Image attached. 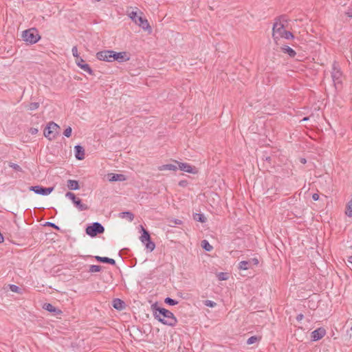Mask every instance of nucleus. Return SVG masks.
Masks as SVG:
<instances>
[{
  "label": "nucleus",
  "instance_id": "37",
  "mask_svg": "<svg viewBox=\"0 0 352 352\" xmlns=\"http://www.w3.org/2000/svg\"><path fill=\"white\" fill-rule=\"evenodd\" d=\"M72 128L70 126H69L65 129L63 134L67 138H69L72 135Z\"/></svg>",
  "mask_w": 352,
  "mask_h": 352
},
{
  "label": "nucleus",
  "instance_id": "18",
  "mask_svg": "<svg viewBox=\"0 0 352 352\" xmlns=\"http://www.w3.org/2000/svg\"><path fill=\"white\" fill-rule=\"evenodd\" d=\"M112 305L116 309L122 310L124 308L125 303L120 298H115L112 302Z\"/></svg>",
  "mask_w": 352,
  "mask_h": 352
},
{
  "label": "nucleus",
  "instance_id": "33",
  "mask_svg": "<svg viewBox=\"0 0 352 352\" xmlns=\"http://www.w3.org/2000/svg\"><path fill=\"white\" fill-rule=\"evenodd\" d=\"M72 54L76 58V60H79L81 58L78 53V49L76 46H74L72 49Z\"/></svg>",
  "mask_w": 352,
  "mask_h": 352
},
{
  "label": "nucleus",
  "instance_id": "6",
  "mask_svg": "<svg viewBox=\"0 0 352 352\" xmlns=\"http://www.w3.org/2000/svg\"><path fill=\"white\" fill-rule=\"evenodd\" d=\"M104 232V227L98 222L94 223L88 226L86 228V234L89 236L94 237L98 234H102Z\"/></svg>",
  "mask_w": 352,
  "mask_h": 352
},
{
  "label": "nucleus",
  "instance_id": "28",
  "mask_svg": "<svg viewBox=\"0 0 352 352\" xmlns=\"http://www.w3.org/2000/svg\"><path fill=\"white\" fill-rule=\"evenodd\" d=\"M144 244L150 252H152L155 248V244L151 240L146 241Z\"/></svg>",
  "mask_w": 352,
  "mask_h": 352
},
{
  "label": "nucleus",
  "instance_id": "31",
  "mask_svg": "<svg viewBox=\"0 0 352 352\" xmlns=\"http://www.w3.org/2000/svg\"><path fill=\"white\" fill-rule=\"evenodd\" d=\"M164 302H165V303H166L169 305H172V306L176 305L178 304V302L177 300H173L169 297L166 298L164 300Z\"/></svg>",
  "mask_w": 352,
  "mask_h": 352
},
{
  "label": "nucleus",
  "instance_id": "2",
  "mask_svg": "<svg viewBox=\"0 0 352 352\" xmlns=\"http://www.w3.org/2000/svg\"><path fill=\"white\" fill-rule=\"evenodd\" d=\"M272 30V36L276 43H277L278 40L280 38H285L286 39L294 38L292 33L285 30L284 24L279 20L275 21Z\"/></svg>",
  "mask_w": 352,
  "mask_h": 352
},
{
  "label": "nucleus",
  "instance_id": "50",
  "mask_svg": "<svg viewBox=\"0 0 352 352\" xmlns=\"http://www.w3.org/2000/svg\"><path fill=\"white\" fill-rule=\"evenodd\" d=\"M351 331H352V325H351Z\"/></svg>",
  "mask_w": 352,
  "mask_h": 352
},
{
  "label": "nucleus",
  "instance_id": "25",
  "mask_svg": "<svg viewBox=\"0 0 352 352\" xmlns=\"http://www.w3.org/2000/svg\"><path fill=\"white\" fill-rule=\"evenodd\" d=\"M120 217L122 218H127L130 221H132L134 219V215L131 212H123L120 214Z\"/></svg>",
  "mask_w": 352,
  "mask_h": 352
},
{
  "label": "nucleus",
  "instance_id": "13",
  "mask_svg": "<svg viewBox=\"0 0 352 352\" xmlns=\"http://www.w3.org/2000/svg\"><path fill=\"white\" fill-rule=\"evenodd\" d=\"M76 63L80 67L83 71L88 74H91L92 70L88 64L85 63V60L82 58H79V60H76Z\"/></svg>",
  "mask_w": 352,
  "mask_h": 352
},
{
  "label": "nucleus",
  "instance_id": "14",
  "mask_svg": "<svg viewBox=\"0 0 352 352\" xmlns=\"http://www.w3.org/2000/svg\"><path fill=\"white\" fill-rule=\"evenodd\" d=\"M107 178L109 182L124 181L126 180L125 175L122 174L109 173L107 175Z\"/></svg>",
  "mask_w": 352,
  "mask_h": 352
},
{
  "label": "nucleus",
  "instance_id": "4",
  "mask_svg": "<svg viewBox=\"0 0 352 352\" xmlns=\"http://www.w3.org/2000/svg\"><path fill=\"white\" fill-rule=\"evenodd\" d=\"M59 126L54 122H50L45 128L43 134L49 140H54L58 134Z\"/></svg>",
  "mask_w": 352,
  "mask_h": 352
},
{
  "label": "nucleus",
  "instance_id": "48",
  "mask_svg": "<svg viewBox=\"0 0 352 352\" xmlns=\"http://www.w3.org/2000/svg\"><path fill=\"white\" fill-rule=\"evenodd\" d=\"M308 120V118H305L303 119V120Z\"/></svg>",
  "mask_w": 352,
  "mask_h": 352
},
{
  "label": "nucleus",
  "instance_id": "40",
  "mask_svg": "<svg viewBox=\"0 0 352 352\" xmlns=\"http://www.w3.org/2000/svg\"><path fill=\"white\" fill-rule=\"evenodd\" d=\"M46 226H50V227H52L56 230H59V228L58 226H57L56 225H55L54 223H51V222H47Z\"/></svg>",
  "mask_w": 352,
  "mask_h": 352
},
{
  "label": "nucleus",
  "instance_id": "8",
  "mask_svg": "<svg viewBox=\"0 0 352 352\" xmlns=\"http://www.w3.org/2000/svg\"><path fill=\"white\" fill-rule=\"evenodd\" d=\"M65 197L69 198V199H71L73 201L75 206L79 210L82 211V210H86L89 209V207L86 204H82L81 202V200L79 198L76 197L74 193L71 192H67L65 194Z\"/></svg>",
  "mask_w": 352,
  "mask_h": 352
},
{
  "label": "nucleus",
  "instance_id": "34",
  "mask_svg": "<svg viewBox=\"0 0 352 352\" xmlns=\"http://www.w3.org/2000/svg\"><path fill=\"white\" fill-rule=\"evenodd\" d=\"M9 166L12 168L14 170H15L16 171H21L22 170V169H21L20 166H19L16 164L12 163V162H10L9 164Z\"/></svg>",
  "mask_w": 352,
  "mask_h": 352
},
{
  "label": "nucleus",
  "instance_id": "43",
  "mask_svg": "<svg viewBox=\"0 0 352 352\" xmlns=\"http://www.w3.org/2000/svg\"><path fill=\"white\" fill-rule=\"evenodd\" d=\"M30 132L31 133V134L35 135L38 133V129L35 128H31Z\"/></svg>",
  "mask_w": 352,
  "mask_h": 352
},
{
  "label": "nucleus",
  "instance_id": "11",
  "mask_svg": "<svg viewBox=\"0 0 352 352\" xmlns=\"http://www.w3.org/2000/svg\"><path fill=\"white\" fill-rule=\"evenodd\" d=\"M175 162L178 165L177 168L181 170L193 174L197 173V169L188 163L179 162L177 161H175Z\"/></svg>",
  "mask_w": 352,
  "mask_h": 352
},
{
  "label": "nucleus",
  "instance_id": "42",
  "mask_svg": "<svg viewBox=\"0 0 352 352\" xmlns=\"http://www.w3.org/2000/svg\"><path fill=\"white\" fill-rule=\"evenodd\" d=\"M187 184H188L187 181L182 180L179 182V186H180L182 187H185V186H186Z\"/></svg>",
  "mask_w": 352,
  "mask_h": 352
},
{
  "label": "nucleus",
  "instance_id": "29",
  "mask_svg": "<svg viewBox=\"0 0 352 352\" xmlns=\"http://www.w3.org/2000/svg\"><path fill=\"white\" fill-rule=\"evenodd\" d=\"M261 338V337L256 336H251L250 338H249L248 339L247 344H252L255 343L256 342L260 340Z\"/></svg>",
  "mask_w": 352,
  "mask_h": 352
},
{
  "label": "nucleus",
  "instance_id": "20",
  "mask_svg": "<svg viewBox=\"0 0 352 352\" xmlns=\"http://www.w3.org/2000/svg\"><path fill=\"white\" fill-rule=\"evenodd\" d=\"M141 228L142 230V236H140V240L142 243H145L146 241L151 240V236L149 232L146 230H145L143 228V226H141Z\"/></svg>",
  "mask_w": 352,
  "mask_h": 352
},
{
  "label": "nucleus",
  "instance_id": "23",
  "mask_svg": "<svg viewBox=\"0 0 352 352\" xmlns=\"http://www.w3.org/2000/svg\"><path fill=\"white\" fill-rule=\"evenodd\" d=\"M177 169V166L176 165L171 164L162 165L158 167V170H176Z\"/></svg>",
  "mask_w": 352,
  "mask_h": 352
},
{
  "label": "nucleus",
  "instance_id": "46",
  "mask_svg": "<svg viewBox=\"0 0 352 352\" xmlns=\"http://www.w3.org/2000/svg\"><path fill=\"white\" fill-rule=\"evenodd\" d=\"M304 318V316L302 314H298L297 316H296V320L298 321H300L302 320V318Z\"/></svg>",
  "mask_w": 352,
  "mask_h": 352
},
{
  "label": "nucleus",
  "instance_id": "27",
  "mask_svg": "<svg viewBox=\"0 0 352 352\" xmlns=\"http://www.w3.org/2000/svg\"><path fill=\"white\" fill-rule=\"evenodd\" d=\"M201 247L208 252L211 251L213 249L212 246L206 240H203L201 241Z\"/></svg>",
  "mask_w": 352,
  "mask_h": 352
},
{
  "label": "nucleus",
  "instance_id": "1",
  "mask_svg": "<svg viewBox=\"0 0 352 352\" xmlns=\"http://www.w3.org/2000/svg\"><path fill=\"white\" fill-rule=\"evenodd\" d=\"M154 316L160 322L166 325L174 327L177 323V320L174 314L165 308H155L154 311Z\"/></svg>",
  "mask_w": 352,
  "mask_h": 352
},
{
  "label": "nucleus",
  "instance_id": "24",
  "mask_svg": "<svg viewBox=\"0 0 352 352\" xmlns=\"http://www.w3.org/2000/svg\"><path fill=\"white\" fill-rule=\"evenodd\" d=\"M193 219L201 223H205L206 221V218L203 214L195 213L193 214Z\"/></svg>",
  "mask_w": 352,
  "mask_h": 352
},
{
  "label": "nucleus",
  "instance_id": "26",
  "mask_svg": "<svg viewBox=\"0 0 352 352\" xmlns=\"http://www.w3.org/2000/svg\"><path fill=\"white\" fill-rule=\"evenodd\" d=\"M250 267L251 266H250L248 261H242L239 264V270H248L249 268H250Z\"/></svg>",
  "mask_w": 352,
  "mask_h": 352
},
{
  "label": "nucleus",
  "instance_id": "17",
  "mask_svg": "<svg viewBox=\"0 0 352 352\" xmlns=\"http://www.w3.org/2000/svg\"><path fill=\"white\" fill-rule=\"evenodd\" d=\"M43 308L50 312L54 313L55 315L61 313V311L60 309H56L50 303H45L43 306Z\"/></svg>",
  "mask_w": 352,
  "mask_h": 352
},
{
  "label": "nucleus",
  "instance_id": "32",
  "mask_svg": "<svg viewBox=\"0 0 352 352\" xmlns=\"http://www.w3.org/2000/svg\"><path fill=\"white\" fill-rule=\"evenodd\" d=\"M217 277L220 280H226L228 278V274L225 272H219L217 274Z\"/></svg>",
  "mask_w": 352,
  "mask_h": 352
},
{
  "label": "nucleus",
  "instance_id": "49",
  "mask_svg": "<svg viewBox=\"0 0 352 352\" xmlns=\"http://www.w3.org/2000/svg\"><path fill=\"white\" fill-rule=\"evenodd\" d=\"M349 337L351 338L352 337V333H350L349 334Z\"/></svg>",
  "mask_w": 352,
  "mask_h": 352
},
{
  "label": "nucleus",
  "instance_id": "9",
  "mask_svg": "<svg viewBox=\"0 0 352 352\" xmlns=\"http://www.w3.org/2000/svg\"><path fill=\"white\" fill-rule=\"evenodd\" d=\"M114 51L113 50H104L99 52L96 54V57L100 60H104L107 62H113V54Z\"/></svg>",
  "mask_w": 352,
  "mask_h": 352
},
{
  "label": "nucleus",
  "instance_id": "16",
  "mask_svg": "<svg viewBox=\"0 0 352 352\" xmlns=\"http://www.w3.org/2000/svg\"><path fill=\"white\" fill-rule=\"evenodd\" d=\"M75 156L78 160H83L85 158V149L80 145L75 146L74 147Z\"/></svg>",
  "mask_w": 352,
  "mask_h": 352
},
{
  "label": "nucleus",
  "instance_id": "44",
  "mask_svg": "<svg viewBox=\"0 0 352 352\" xmlns=\"http://www.w3.org/2000/svg\"><path fill=\"white\" fill-rule=\"evenodd\" d=\"M347 262H348V263L350 265H349V267H350V268L352 270V256H349V257H348Z\"/></svg>",
  "mask_w": 352,
  "mask_h": 352
},
{
  "label": "nucleus",
  "instance_id": "47",
  "mask_svg": "<svg viewBox=\"0 0 352 352\" xmlns=\"http://www.w3.org/2000/svg\"><path fill=\"white\" fill-rule=\"evenodd\" d=\"M301 162H302V163H305V162H306V160H305V159H302V160H301Z\"/></svg>",
  "mask_w": 352,
  "mask_h": 352
},
{
  "label": "nucleus",
  "instance_id": "35",
  "mask_svg": "<svg viewBox=\"0 0 352 352\" xmlns=\"http://www.w3.org/2000/svg\"><path fill=\"white\" fill-rule=\"evenodd\" d=\"M204 305L209 307H214L216 306L217 303L214 302V301H212L210 300H206L204 301Z\"/></svg>",
  "mask_w": 352,
  "mask_h": 352
},
{
  "label": "nucleus",
  "instance_id": "15",
  "mask_svg": "<svg viewBox=\"0 0 352 352\" xmlns=\"http://www.w3.org/2000/svg\"><path fill=\"white\" fill-rule=\"evenodd\" d=\"M113 54V61L117 60L118 62L126 61L129 59L126 52H116Z\"/></svg>",
  "mask_w": 352,
  "mask_h": 352
},
{
  "label": "nucleus",
  "instance_id": "41",
  "mask_svg": "<svg viewBox=\"0 0 352 352\" xmlns=\"http://www.w3.org/2000/svg\"><path fill=\"white\" fill-rule=\"evenodd\" d=\"M170 223H173L175 225H180L182 223V221L179 219H174V220H171Z\"/></svg>",
  "mask_w": 352,
  "mask_h": 352
},
{
  "label": "nucleus",
  "instance_id": "21",
  "mask_svg": "<svg viewBox=\"0 0 352 352\" xmlns=\"http://www.w3.org/2000/svg\"><path fill=\"white\" fill-rule=\"evenodd\" d=\"M281 50L284 53L287 54L292 58L294 57L296 54V52L287 45H283L281 47Z\"/></svg>",
  "mask_w": 352,
  "mask_h": 352
},
{
  "label": "nucleus",
  "instance_id": "12",
  "mask_svg": "<svg viewBox=\"0 0 352 352\" xmlns=\"http://www.w3.org/2000/svg\"><path fill=\"white\" fill-rule=\"evenodd\" d=\"M325 335V329L323 327H320L311 332V338L313 341H318L322 339Z\"/></svg>",
  "mask_w": 352,
  "mask_h": 352
},
{
  "label": "nucleus",
  "instance_id": "30",
  "mask_svg": "<svg viewBox=\"0 0 352 352\" xmlns=\"http://www.w3.org/2000/svg\"><path fill=\"white\" fill-rule=\"evenodd\" d=\"M101 270V266L100 265H91L89 266V272L94 273V272H98Z\"/></svg>",
  "mask_w": 352,
  "mask_h": 352
},
{
  "label": "nucleus",
  "instance_id": "22",
  "mask_svg": "<svg viewBox=\"0 0 352 352\" xmlns=\"http://www.w3.org/2000/svg\"><path fill=\"white\" fill-rule=\"evenodd\" d=\"M67 186L69 190H78L80 188L78 181L73 179H69Z\"/></svg>",
  "mask_w": 352,
  "mask_h": 352
},
{
  "label": "nucleus",
  "instance_id": "5",
  "mask_svg": "<svg viewBox=\"0 0 352 352\" xmlns=\"http://www.w3.org/2000/svg\"><path fill=\"white\" fill-rule=\"evenodd\" d=\"M22 38L25 42L32 44L36 43L40 36L35 29H29L23 32Z\"/></svg>",
  "mask_w": 352,
  "mask_h": 352
},
{
  "label": "nucleus",
  "instance_id": "36",
  "mask_svg": "<svg viewBox=\"0 0 352 352\" xmlns=\"http://www.w3.org/2000/svg\"><path fill=\"white\" fill-rule=\"evenodd\" d=\"M38 107H39L38 102H31L29 104V109L33 111V110L38 109Z\"/></svg>",
  "mask_w": 352,
  "mask_h": 352
},
{
  "label": "nucleus",
  "instance_id": "19",
  "mask_svg": "<svg viewBox=\"0 0 352 352\" xmlns=\"http://www.w3.org/2000/svg\"><path fill=\"white\" fill-rule=\"evenodd\" d=\"M95 258L96 259V261L101 262V263H109L111 265L116 264V261L114 259L110 258L108 257H102V256H95Z\"/></svg>",
  "mask_w": 352,
  "mask_h": 352
},
{
  "label": "nucleus",
  "instance_id": "39",
  "mask_svg": "<svg viewBox=\"0 0 352 352\" xmlns=\"http://www.w3.org/2000/svg\"><path fill=\"white\" fill-rule=\"evenodd\" d=\"M248 261H249L250 266L257 265L259 263L258 258H251V259L248 260Z\"/></svg>",
  "mask_w": 352,
  "mask_h": 352
},
{
  "label": "nucleus",
  "instance_id": "38",
  "mask_svg": "<svg viewBox=\"0 0 352 352\" xmlns=\"http://www.w3.org/2000/svg\"><path fill=\"white\" fill-rule=\"evenodd\" d=\"M10 289L12 292L16 293H20L21 289L15 285H10Z\"/></svg>",
  "mask_w": 352,
  "mask_h": 352
},
{
  "label": "nucleus",
  "instance_id": "7",
  "mask_svg": "<svg viewBox=\"0 0 352 352\" xmlns=\"http://www.w3.org/2000/svg\"><path fill=\"white\" fill-rule=\"evenodd\" d=\"M331 78L333 82V85L337 87L342 85V74L340 69L334 64L332 68Z\"/></svg>",
  "mask_w": 352,
  "mask_h": 352
},
{
  "label": "nucleus",
  "instance_id": "45",
  "mask_svg": "<svg viewBox=\"0 0 352 352\" xmlns=\"http://www.w3.org/2000/svg\"><path fill=\"white\" fill-rule=\"evenodd\" d=\"M312 199H313L314 201H317V200H318V199H319V195H318V194H317V193H314V194H313V195H312Z\"/></svg>",
  "mask_w": 352,
  "mask_h": 352
},
{
  "label": "nucleus",
  "instance_id": "3",
  "mask_svg": "<svg viewBox=\"0 0 352 352\" xmlns=\"http://www.w3.org/2000/svg\"><path fill=\"white\" fill-rule=\"evenodd\" d=\"M129 17L135 23V24L138 25L144 30L148 31L149 34L151 33L152 28L150 26L147 19L143 18L141 16H138L137 12L134 11L129 14Z\"/></svg>",
  "mask_w": 352,
  "mask_h": 352
},
{
  "label": "nucleus",
  "instance_id": "10",
  "mask_svg": "<svg viewBox=\"0 0 352 352\" xmlns=\"http://www.w3.org/2000/svg\"><path fill=\"white\" fill-rule=\"evenodd\" d=\"M30 190L34 191L35 193L42 195H47L50 194L53 190V187L45 188L42 186H31Z\"/></svg>",
  "mask_w": 352,
  "mask_h": 352
}]
</instances>
